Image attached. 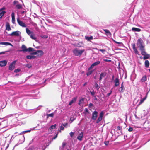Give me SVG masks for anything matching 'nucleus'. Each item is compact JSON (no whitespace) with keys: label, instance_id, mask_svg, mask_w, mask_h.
<instances>
[{"label":"nucleus","instance_id":"nucleus-1","mask_svg":"<svg viewBox=\"0 0 150 150\" xmlns=\"http://www.w3.org/2000/svg\"><path fill=\"white\" fill-rule=\"evenodd\" d=\"M84 51V49L80 50L78 49L77 48H75L73 50V52L75 56L80 57Z\"/></svg>","mask_w":150,"mask_h":150},{"label":"nucleus","instance_id":"nucleus-2","mask_svg":"<svg viewBox=\"0 0 150 150\" xmlns=\"http://www.w3.org/2000/svg\"><path fill=\"white\" fill-rule=\"evenodd\" d=\"M137 45L138 47L145 46L143 40L141 38L139 39L137 42Z\"/></svg>","mask_w":150,"mask_h":150},{"label":"nucleus","instance_id":"nucleus-3","mask_svg":"<svg viewBox=\"0 0 150 150\" xmlns=\"http://www.w3.org/2000/svg\"><path fill=\"white\" fill-rule=\"evenodd\" d=\"M21 34V32L18 31L13 32L11 34H9L10 36H19L20 38L21 37V36L20 35Z\"/></svg>","mask_w":150,"mask_h":150},{"label":"nucleus","instance_id":"nucleus-4","mask_svg":"<svg viewBox=\"0 0 150 150\" xmlns=\"http://www.w3.org/2000/svg\"><path fill=\"white\" fill-rule=\"evenodd\" d=\"M98 112L96 111H94L92 112L91 119L94 121H95L97 119Z\"/></svg>","mask_w":150,"mask_h":150},{"label":"nucleus","instance_id":"nucleus-5","mask_svg":"<svg viewBox=\"0 0 150 150\" xmlns=\"http://www.w3.org/2000/svg\"><path fill=\"white\" fill-rule=\"evenodd\" d=\"M145 46H144L143 47H139L140 50L141 52V54L143 56H145L146 54V52L145 51Z\"/></svg>","mask_w":150,"mask_h":150},{"label":"nucleus","instance_id":"nucleus-6","mask_svg":"<svg viewBox=\"0 0 150 150\" xmlns=\"http://www.w3.org/2000/svg\"><path fill=\"white\" fill-rule=\"evenodd\" d=\"M17 21L19 25L23 27H26V25L23 21L20 20L19 18H17Z\"/></svg>","mask_w":150,"mask_h":150},{"label":"nucleus","instance_id":"nucleus-7","mask_svg":"<svg viewBox=\"0 0 150 150\" xmlns=\"http://www.w3.org/2000/svg\"><path fill=\"white\" fill-rule=\"evenodd\" d=\"M16 63V61H14L10 64L9 67V70H12L14 69Z\"/></svg>","mask_w":150,"mask_h":150},{"label":"nucleus","instance_id":"nucleus-8","mask_svg":"<svg viewBox=\"0 0 150 150\" xmlns=\"http://www.w3.org/2000/svg\"><path fill=\"white\" fill-rule=\"evenodd\" d=\"M104 115V112L103 111H102L100 112L99 116L98 117L96 122H100L101 121L103 118V117Z\"/></svg>","mask_w":150,"mask_h":150},{"label":"nucleus","instance_id":"nucleus-9","mask_svg":"<svg viewBox=\"0 0 150 150\" xmlns=\"http://www.w3.org/2000/svg\"><path fill=\"white\" fill-rule=\"evenodd\" d=\"M114 86L116 87L118 86L119 84V80L118 77L116 78L114 80Z\"/></svg>","mask_w":150,"mask_h":150},{"label":"nucleus","instance_id":"nucleus-10","mask_svg":"<svg viewBox=\"0 0 150 150\" xmlns=\"http://www.w3.org/2000/svg\"><path fill=\"white\" fill-rule=\"evenodd\" d=\"M100 62V61H97L92 64L91 66L88 68V70H90L92 69L94 66H97L99 64Z\"/></svg>","mask_w":150,"mask_h":150},{"label":"nucleus","instance_id":"nucleus-11","mask_svg":"<svg viewBox=\"0 0 150 150\" xmlns=\"http://www.w3.org/2000/svg\"><path fill=\"white\" fill-rule=\"evenodd\" d=\"M5 9V8H3L0 9V18H2L4 14L6 13V11L4 10Z\"/></svg>","mask_w":150,"mask_h":150},{"label":"nucleus","instance_id":"nucleus-12","mask_svg":"<svg viewBox=\"0 0 150 150\" xmlns=\"http://www.w3.org/2000/svg\"><path fill=\"white\" fill-rule=\"evenodd\" d=\"M77 99V97H74L71 100V101L69 102V104H68L69 105H71L73 103H74L76 102V100Z\"/></svg>","mask_w":150,"mask_h":150},{"label":"nucleus","instance_id":"nucleus-13","mask_svg":"<svg viewBox=\"0 0 150 150\" xmlns=\"http://www.w3.org/2000/svg\"><path fill=\"white\" fill-rule=\"evenodd\" d=\"M132 47L133 49L134 52L135 54L139 55V52L136 48L135 45V44H132Z\"/></svg>","mask_w":150,"mask_h":150},{"label":"nucleus","instance_id":"nucleus-14","mask_svg":"<svg viewBox=\"0 0 150 150\" xmlns=\"http://www.w3.org/2000/svg\"><path fill=\"white\" fill-rule=\"evenodd\" d=\"M83 132H81V133L79 134V136L77 137V139L80 141L82 140V138L83 137Z\"/></svg>","mask_w":150,"mask_h":150},{"label":"nucleus","instance_id":"nucleus-15","mask_svg":"<svg viewBox=\"0 0 150 150\" xmlns=\"http://www.w3.org/2000/svg\"><path fill=\"white\" fill-rule=\"evenodd\" d=\"M7 63V61L6 60L0 61V66L2 67H4L6 65Z\"/></svg>","mask_w":150,"mask_h":150},{"label":"nucleus","instance_id":"nucleus-16","mask_svg":"<svg viewBox=\"0 0 150 150\" xmlns=\"http://www.w3.org/2000/svg\"><path fill=\"white\" fill-rule=\"evenodd\" d=\"M21 49H22V50H19V51L20 52H22V51H23L24 52H27V49L26 48V46L25 45H22L21 46Z\"/></svg>","mask_w":150,"mask_h":150},{"label":"nucleus","instance_id":"nucleus-17","mask_svg":"<svg viewBox=\"0 0 150 150\" xmlns=\"http://www.w3.org/2000/svg\"><path fill=\"white\" fill-rule=\"evenodd\" d=\"M106 72H102L100 74V78L99 79L100 81H101L103 78L105 77L106 75Z\"/></svg>","mask_w":150,"mask_h":150},{"label":"nucleus","instance_id":"nucleus-18","mask_svg":"<svg viewBox=\"0 0 150 150\" xmlns=\"http://www.w3.org/2000/svg\"><path fill=\"white\" fill-rule=\"evenodd\" d=\"M12 17V21L13 24L15 23V13L14 12H12L11 14Z\"/></svg>","mask_w":150,"mask_h":150},{"label":"nucleus","instance_id":"nucleus-19","mask_svg":"<svg viewBox=\"0 0 150 150\" xmlns=\"http://www.w3.org/2000/svg\"><path fill=\"white\" fill-rule=\"evenodd\" d=\"M56 126V124H54V125H51L49 128L48 131L50 132H52V130L54 129Z\"/></svg>","mask_w":150,"mask_h":150},{"label":"nucleus","instance_id":"nucleus-20","mask_svg":"<svg viewBox=\"0 0 150 150\" xmlns=\"http://www.w3.org/2000/svg\"><path fill=\"white\" fill-rule=\"evenodd\" d=\"M148 93V92H147V93L146 95V96L144 98H141L140 102H139V105H140L142 104L144 102V100L146 99V98L147 97V95Z\"/></svg>","mask_w":150,"mask_h":150},{"label":"nucleus","instance_id":"nucleus-21","mask_svg":"<svg viewBox=\"0 0 150 150\" xmlns=\"http://www.w3.org/2000/svg\"><path fill=\"white\" fill-rule=\"evenodd\" d=\"M15 7L16 9H21L22 8V5L19 4H18L15 5Z\"/></svg>","mask_w":150,"mask_h":150},{"label":"nucleus","instance_id":"nucleus-22","mask_svg":"<svg viewBox=\"0 0 150 150\" xmlns=\"http://www.w3.org/2000/svg\"><path fill=\"white\" fill-rule=\"evenodd\" d=\"M125 88L124 86H121L118 89V91L120 93H122L124 92Z\"/></svg>","mask_w":150,"mask_h":150},{"label":"nucleus","instance_id":"nucleus-23","mask_svg":"<svg viewBox=\"0 0 150 150\" xmlns=\"http://www.w3.org/2000/svg\"><path fill=\"white\" fill-rule=\"evenodd\" d=\"M26 30L27 33L30 36L31 34H33V32L29 30L28 28H26Z\"/></svg>","mask_w":150,"mask_h":150},{"label":"nucleus","instance_id":"nucleus-24","mask_svg":"<svg viewBox=\"0 0 150 150\" xmlns=\"http://www.w3.org/2000/svg\"><path fill=\"white\" fill-rule=\"evenodd\" d=\"M76 46L77 47H82L83 46V44L82 42H79L76 43Z\"/></svg>","mask_w":150,"mask_h":150},{"label":"nucleus","instance_id":"nucleus-25","mask_svg":"<svg viewBox=\"0 0 150 150\" xmlns=\"http://www.w3.org/2000/svg\"><path fill=\"white\" fill-rule=\"evenodd\" d=\"M0 44L4 45H12L11 43L9 42H0Z\"/></svg>","mask_w":150,"mask_h":150},{"label":"nucleus","instance_id":"nucleus-26","mask_svg":"<svg viewBox=\"0 0 150 150\" xmlns=\"http://www.w3.org/2000/svg\"><path fill=\"white\" fill-rule=\"evenodd\" d=\"M150 64L148 60H146L145 61L144 65L145 66L146 68H148Z\"/></svg>","mask_w":150,"mask_h":150},{"label":"nucleus","instance_id":"nucleus-27","mask_svg":"<svg viewBox=\"0 0 150 150\" xmlns=\"http://www.w3.org/2000/svg\"><path fill=\"white\" fill-rule=\"evenodd\" d=\"M132 30L133 31H137V32H140L141 31V30L139 28L133 27L132 28Z\"/></svg>","mask_w":150,"mask_h":150},{"label":"nucleus","instance_id":"nucleus-28","mask_svg":"<svg viewBox=\"0 0 150 150\" xmlns=\"http://www.w3.org/2000/svg\"><path fill=\"white\" fill-rule=\"evenodd\" d=\"M6 29L8 31H10L11 30V29L10 27V25L8 23H7L6 24Z\"/></svg>","mask_w":150,"mask_h":150},{"label":"nucleus","instance_id":"nucleus-29","mask_svg":"<svg viewBox=\"0 0 150 150\" xmlns=\"http://www.w3.org/2000/svg\"><path fill=\"white\" fill-rule=\"evenodd\" d=\"M84 101V98H82L81 99H80L79 101V102L78 103V104L79 105L81 106V104H82V103Z\"/></svg>","mask_w":150,"mask_h":150},{"label":"nucleus","instance_id":"nucleus-30","mask_svg":"<svg viewBox=\"0 0 150 150\" xmlns=\"http://www.w3.org/2000/svg\"><path fill=\"white\" fill-rule=\"evenodd\" d=\"M19 12H20V13L21 14H23L24 13H25L26 12V11L25 9H24L23 10L17 11L18 13Z\"/></svg>","mask_w":150,"mask_h":150},{"label":"nucleus","instance_id":"nucleus-31","mask_svg":"<svg viewBox=\"0 0 150 150\" xmlns=\"http://www.w3.org/2000/svg\"><path fill=\"white\" fill-rule=\"evenodd\" d=\"M85 38L87 40L89 41L90 40H92L93 39V37L92 36H91L90 37L86 36Z\"/></svg>","mask_w":150,"mask_h":150},{"label":"nucleus","instance_id":"nucleus-32","mask_svg":"<svg viewBox=\"0 0 150 150\" xmlns=\"http://www.w3.org/2000/svg\"><path fill=\"white\" fill-rule=\"evenodd\" d=\"M54 115V113H52L50 114H47L46 115L47 118H48L49 117H53Z\"/></svg>","mask_w":150,"mask_h":150},{"label":"nucleus","instance_id":"nucleus-33","mask_svg":"<svg viewBox=\"0 0 150 150\" xmlns=\"http://www.w3.org/2000/svg\"><path fill=\"white\" fill-rule=\"evenodd\" d=\"M147 80V77L146 76H144L142 78L141 81L142 82H145Z\"/></svg>","mask_w":150,"mask_h":150},{"label":"nucleus","instance_id":"nucleus-34","mask_svg":"<svg viewBox=\"0 0 150 150\" xmlns=\"http://www.w3.org/2000/svg\"><path fill=\"white\" fill-rule=\"evenodd\" d=\"M35 57V56L32 55H27L26 56V58L28 59H34Z\"/></svg>","mask_w":150,"mask_h":150},{"label":"nucleus","instance_id":"nucleus-35","mask_svg":"<svg viewBox=\"0 0 150 150\" xmlns=\"http://www.w3.org/2000/svg\"><path fill=\"white\" fill-rule=\"evenodd\" d=\"M30 36L31 37V38L33 39L34 40H36V38L35 36V35L33 33V34H31Z\"/></svg>","mask_w":150,"mask_h":150},{"label":"nucleus","instance_id":"nucleus-36","mask_svg":"<svg viewBox=\"0 0 150 150\" xmlns=\"http://www.w3.org/2000/svg\"><path fill=\"white\" fill-rule=\"evenodd\" d=\"M149 56L150 55L149 54H146L143 57V59L144 60H145L147 59H148L149 58Z\"/></svg>","mask_w":150,"mask_h":150},{"label":"nucleus","instance_id":"nucleus-37","mask_svg":"<svg viewBox=\"0 0 150 150\" xmlns=\"http://www.w3.org/2000/svg\"><path fill=\"white\" fill-rule=\"evenodd\" d=\"M90 70L88 69V71L86 73V75L87 76H88L90 75L93 71H93H89Z\"/></svg>","mask_w":150,"mask_h":150},{"label":"nucleus","instance_id":"nucleus-38","mask_svg":"<svg viewBox=\"0 0 150 150\" xmlns=\"http://www.w3.org/2000/svg\"><path fill=\"white\" fill-rule=\"evenodd\" d=\"M39 52H41L42 53V50H38L36 51L33 52V54L35 55L38 54Z\"/></svg>","mask_w":150,"mask_h":150},{"label":"nucleus","instance_id":"nucleus-39","mask_svg":"<svg viewBox=\"0 0 150 150\" xmlns=\"http://www.w3.org/2000/svg\"><path fill=\"white\" fill-rule=\"evenodd\" d=\"M103 30L108 35H111L110 32L107 29H104Z\"/></svg>","mask_w":150,"mask_h":150},{"label":"nucleus","instance_id":"nucleus-40","mask_svg":"<svg viewBox=\"0 0 150 150\" xmlns=\"http://www.w3.org/2000/svg\"><path fill=\"white\" fill-rule=\"evenodd\" d=\"M34 49L33 48L31 47H29L28 49H27V51H28L29 52H30L32 51H34Z\"/></svg>","mask_w":150,"mask_h":150},{"label":"nucleus","instance_id":"nucleus-41","mask_svg":"<svg viewBox=\"0 0 150 150\" xmlns=\"http://www.w3.org/2000/svg\"><path fill=\"white\" fill-rule=\"evenodd\" d=\"M41 37L43 38H48V36L47 35H42Z\"/></svg>","mask_w":150,"mask_h":150},{"label":"nucleus","instance_id":"nucleus-42","mask_svg":"<svg viewBox=\"0 0 150 150\" xmlns=\"http://www.w3.org/2000/svg\"><path fill=\"white\" fill-rule=\"evenodd\" d=\"M94 86H95V88L97 90L98 89L100 88L98 85L96 83H95V84Z\"/></svg>","mask_w":150,"mask_h":150},{"label":"nucleus","instance_id":"nucleus-43","mask_svg":"<svg viewBox=\"0 0 150 150\" xmlns=\"http://www.w3.org/2000/svg\"><path fill=\"white\" fill-rule=\"evenodd\" d=\"M93 106V105L91 103H90L88 105V107L89 108H92V107Z\"/></svg>","mask_w":150,"mask_h":150},{"label":"nucleus","instance_id":"nucleus-44","mask_svg":"<svg viewBox=\"0 0 150 150\" xmlns=\"http://www.w3.org/2000/svg\"><path fill=\"white\" fill-rule=\"evenodd\" d=\"M90 93L91 94L92 96H95V92H94L93 90V91H90Z\"/></svg>","mask_w":150,"mask_h":150},{"label":"nucleus","instance_id":"nucleus-45","mask_svg":"<svg viewBox=\"0 0 150 150\" xmlns=\"http://www.w3.org/2000/svg\"><path fill=\"white\" fill-rule=\"evenodd\" d=\"M149 123L148 122H145L144 123V128H148V127H146V126H145V125L146 124H148Z\"/></svg>","mask_w":150,"mask_h":150},{"label":"nucleus","instance_id":"nucleus-46","mask_svg":"<svg viewBox=\"0 0 150 150\" xmlns=\"http://www.w3.org/2000/svg\"><path fill=\"white\" fill-rule=\"evenodd\" d=\"M20 71V69H15L14 70V72L15 73H17L19 72Z\"/></svg>","mask_w":150,"mask_h":150},{"label":"nucleus","instance_id":"nucleus-47","mask_svg":"<svg viewBox=\"0 0 150 150\" xmlns=\"http://www.w3.org/2000/svg\"><path fill=\"white\" fill-rule=\"evenodd\" d=\"M99 51L103 53H104V52L105 51V49H100L99 50Z\"/></svg>","mask_w":150,"mask_h":150},{"label":"nucleus","instance_id":"nucleus-48","mask_svg":"<svg viewBox=\"0 0 150 150\" xmlns=\"http://www.w3.org/2000/svg\"><path fill=\"white\" fill-rule=\"evenodd\" d=\"M74 134V133L72 132H71L70 133V136L71 137H72L73 136Z\"/></svg>","mask_w":150,"mask_h":150},{"label":"nucleus","instance_id":"nucleus-49","mask_svg":"<svg viewBox=\"0 0 150 150\" xmlns=\"http://www.w3.org/2000/svg\"><path fill=\"white\" fill-rule=\"evenodd\" d=\"M60 130L59 131V132H61V130H64V127H63V126H60Z\"/></svg>","mask_w":150,"mask_h":150},{"label":"nucleus","instance_id":"nucleus-50","mask_svg":"<svg viewBox=\"0 0 150 150\" xmlns=\"http://www.w3.org/2000/svg\"><path fill=\"white\" fill-rule=\"evenodd\" d=\"M112 92V91H111L110 93H108L107 94L106 96L107 97L109 96L111 94Z\"/></svg>","mask_w":150,"mask_h":150},{"label":"nucleus","instance_id":"nucleus-51","mask_svg":"<svg viewBox=\"0 0 150 150\" xmlns=\"http://www.w3.org/2000/svg\"><path fill=\"white\" fill-rule=\"evenodd\" d=\"M117 128L118 130H120L122 129V127H120V126H118L117 127Z\"/></svg>","mask_w":150,"mask_h":150},{"label":"nucleus","instance_id":"nucleus-52","mask_svg":"<svg viewBox=\"0 0 150 150\" xmlns=\"http://www.w3.org/2000/svg\"><path fill=\"white\" fill-rule=\"evenodd\" d=\"M133 129L132 127H130L128 129V130L129 132H131V131H132Z\"/></svg>","mask_w":150,"mask_h":150},{"label":"nucleus","instance_id":"nucleus-53","mask_svg":"<svg viewBox=\"0 0 150 150\" xmlns=\"http://www.w3.org/2000/svg\"><path fill=\"white\" fill-rule=\"evenodd\" d=\"M103 60L106 62H111V60H108L107 59H104Z\"/></svg>","mask_w":150,"mask_h":150},{"label":"nucleus","instance_id":"nucleus-54","mask_svg":"<svg viewBox=\"0 0 150 150\" xmlns=\"http://www.w3.org/2000/svg\"><path fill=\"white\" fill-rule=\"evenodd\" d=\"M42 53L41 52H39L38 55H40V56L44 54V53L43 51H42Z\"/></svg>","mask_w":150,"mask_h":150},{"label":"nucleus","instance_id":"nucleus-55","mask_svg":"<svg viewBox=\"0 0 150 150\" xmlns=\"http://www.w3.org/2000/svg\"><path fill=\"white\" fill-rule=\"evenodd\" d=\"M57 135H58V134H56V135L54 137H53L52 138V140L55 139H56V138L57 137Z\"/></svg>","mask_w":150,"mask_h":150},{"label":"nucleus","instance_id":"nucleus-56","mask_svg":"<svg viewBox=\"0 0 150 150\" xmlns=\"http://www.w3.org/2000/svg\"><path fill=\"white\" fill-rule=\"evenodd\" d=\"M26 67L28 68H30L31 67V65L30 64H28L27 65Z\"/></svg>","mask_w":150,"mask_h":150},{"label":"nucleus","instance_id":"nucleus-57","mask_svg":"<svg viewBox=\"0 0 150 150\" xmlns=\"http://www.w3.org/2000/svg\"><path fill=\"white\" fill-rule=\"evenodd\" d=\"M70 120L71 121L73 122L74 120V119L73 117H71L70 118Z\"/></svg>","mask_w":150,"mask_h":150},{"label":"nucleus","instance_id":"nucleus-58","mask_svg":"<svg viewBox=\"0 0 150 150\" xmlns=\"http://www.w3.org/2000/svg\"><path fill=\"white\" fill-rule=\"evenodd\" d=\"M114 42L115 43H117V44H119V45L120 44H121L122 43V42H117V41H114Z\"/></svg>","mask_w":150,"mask_h":150},{"label":"nucleus","instance_id":"nucleus-59","mask_svg":"<svg viewBox=\"0 0 150 150\" xmlns=\"http://www.w3.org/2000/svg\"><path fill=\"white\" fill-rule=\"evenodd\" d=\"M66 143H63L62 144V147L63 148H64L65 146L66 145Z\"/></svg>","mask_w":150,"mask_h":150},{"label":"nucleus","instance_id":"nucleus-60","mask_svg":"<svg viewBox=\"0 0 150 150\" xmlns=\"http://www.w3.org/2000/svg\"><path fill=\"white\" fill-rule=\"evenodd\" d=\"M30 131H31L30 130H26V131H24V133L29 132H30Z\"/></svg>","mask_w":150,"mask_h":150},{"label":"nucleus","instance_id":"nucleus-61","mask_svg":"<svg viewBox=\"0 0 150 150\" xmlns=\"http://www.w3.org/2000/svg\"><path fill=\"white\" fill-rule=\"evenodd\" d=\"M105 145H107L109 143V142L108 141H106L105 142Z\"/></svg>","mask_w":150,"mask_h":150},{"label":"nucleus","instance_id":"nucleus-62","mask_svg":"<svg viewBox=\"0 0 150 150\" xmlns=\"http://www.w3.org/2000/svg\"><path fill=\"white\" fill-rule=\"evenodd\" d=\"M67 125H68V124L67 123H65L64 124H63V126L66 127V126Z\"/></svg>","mask_w":150,"mask_h":150},{"label":"nucleus","instance_id":"nucleus-63","mask_svg":"<svg viewBox=\"0 0 150 150\" xmlns=\"http://www.w3.org/2000/svg\"><path fill=\"white\" fill-rule=\"evenodd\" d=\"M24 133V131H23V132H22L21 133L19 134V135H22V134H23Z\"/></svg>","mask_w":150,"mask_h":150},{"label":"nucleus","instance_id":"nucleus-64","mask_svg":"<svg viewBox=\"0 0 150 150\" xmlns=\"http://www.w3.org/2000/svg\"><path fill=\"white\" fill-rule=\"evenodd\" d=\"M93 97H94V100H97V98L96 96H93Z\"/></svg>","mask_w":150,"mask_h":150}]
</instances>
